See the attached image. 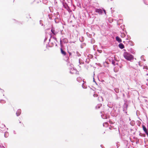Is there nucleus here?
<instances>
[{"label": "nucleus", "instance_id": "nucleus-7", "mask_svg": "<svg viewBox=\"0 0 148 148\" xmlns=\"http://www.w3.org/2000/svg\"><path fill=\"white\" fill-rule=\"evenodd\" d=\"M116 40L119 42H121V39L118 36H116Z\"/></svg>", "mask_w": 148, "mask_h": 148}, {"label": "nucleus", "instance_id": "nucleus-14", "mask_svg": "<svg viewBox=\"0 0 148 148\" xmlns=\"http://www.w3.org/2000/svg\"><path fill=\"white\" fill-rule=\"evenodd\" d=\"M103 11H104V12L105 13V14H106V10H103Z\"/></svg>", "mask_w": 148, "mask_h": 148}, {"label": "nucleus", "instance_id": "nucleus-10", "mask_svg": "<svg viewBox=\"0 0 148 148\" xmlns=\"http://www.w3.org/2000/svg\"><path fill=\"white\" fill-rule=\"evenodd\" d=\"M73 71H75V70L73 69H71V70L70 71V73H71L73 74L74 73V72Z\"/></svg>", "mask_w": 148, "mask_h": 148}, {"label": "nucleus", "instance_id": "nucleus-4", "mask_svg": "<svg viewBox=\"0 0 148 148\" xmlns=\"http://www.w3.org/2000/svg\"><path fill=\"white\" fill-rule=\"evenodd\" d=\"M21 113V109H18L17 110L16 112V114L17 116H19Z\"/></svg>", "mask_w": 148, "mask_h": 148}, {"label": "nucleus", "instance_id": "nucleus-6", "mask_svg": "<svg viewBox=\"0 0 148 148\" xmlns=\"http://www.w3.org/2000/svg\"><path fill=\"white\" fill-rule=\"evenodd\" d=\"M60 50L61 51V53L62 54L64 55V56H65L66 55V52L64 51L63 50V49H60Z\"/></svg>", "mask_w": 148, "mask_h": 148}, {"label": "nucleus", "instance_id": "nucleus-11", "mask_svg": "<svg viewBox=\"0 0 148 148\" xmlns=\"http://www.w3.org/2000/svg\"><path fill=\"white\" fill-rule=\"evenodd\" d=\"M116 67H115V68H114V71L115 72H117L118 71V70H116Z\"/></svg>", "mask_w": 148, "mask_h": 148}, {"label": "nucleus", "instance_id": "nucleus-2", "mask_svg": "<svg viewBox=\"0 0 148 148\" xmlns=\"http://www.w3.org/2000/svg\"><path fill=\"white\" fill-rule=\"evenodd\" d=\"M95 12L98 13L99 14H101L103 12V11L101 9H97L95 10Z\"/></svg>", "mask_w": 148, "mask_h": 148}, {"label": "nucleus", "instance_id": "nucleus-15", "mask_svg": "<svg viewBox=\"0 0 148 148\" xmlns=\"http://www.w3.org/2000/svg\"><path fill=\"white\" fill-rule=\"evenodd\" d=\"M69 54L70 55H71V53H70V52H69Z\"/></svg>", "mask_w": 148, "mask_h": 148}, {"label": "nucleus", "instance_id": "nucleus-8", "mask_svg": "<svg viewBox=\"0 0 148 148\" xmlns=\"http://www.w3.org/2000/svg\"><path fill=\"white\" fill-rule=\"evenodd\" d=\"M51 31L52 33L54 35H56L57 34V33L55 32L54 29L53 28L51 29Z\"/></svg>", "mask_w": 148, "mask_h": 148}, {"label": "nucleus", "instance_id": "nucleus-1", "mask_svg": "<svg viewBox=\"0 0 148 148\" xmlns=\"http://www.w3.org/2000/svg\"><path fill=\"white\" fill-rule=\"evenodd\" d=\"M123 56L125 58L128 60H133L134 57L133 56L127 52H125L123 54Z\"/></svg>", "mask_w": 148, "mask_h": 148}, {"label": "nucleus", "instance_id": "nucleus-9", "mask_svg": "<svg viewBox=\"0 0 148 148\" xmlns=\"http://www.w3.org/2000/svg\"><path fill=\"white\" fill-rule=\"evenodd\" d=\"M63 6H64L65 8L67 9L69 8V7L66 4H63Z\"/></svg>", "mask_w": 148, "mask_h": 148}, {"label": "nucleus", "instance_id": "nucleus-3", "mask_svg": "<svg viewBox=\"0 0 148 148\" xmlns=\"http://www.w3.org/2000/svg\"><path fill=\"white\" fill-rule=\"evenodd\" d=\"M142 127L143 130L145 133L148 136V133L147 132V130L146 127L144 125H143Z\"/></svg>", "mask_w": 148, "mask_h": 148}, {"label": "nucleus", "instance_id": "nucleus-5", "mask_svg": "<svg viewBox=\"0 0 148 148\" xmlns=\"http://www.w3.org/2000/svg\"><path fill=\"white\" fill-rule=\"evenodd\" d=\"M119 47L121 49H123L124 48V45L121 43L119 44Z\"/></svg>", "mask_w": 148, "mask_h": 148}, {"label": "nucleus", "instance_id": "nucleus-12", "mask_svg": "<svg viewBox=\"0 0 148 148\" xmlns=\"http://www.w3.org/2000/svg\"><path fill=\"white\" fill-rule=\"evenodd\" d=\"M122 36H123V37H124L125 36V34L124 33H122Z\"/></svg>", "mask_w": 148, "mask_h": 148}, {"label": "nucleus", "instance_id": "nucleus-13", "mask_svg": "<svg viewBox=\"0 0 148 148\" xmlns=\"http://www.w3.org/2000/svg\"><path fill=\"white\" fill-rule=\"evenodd\" d=\"M112 127H109V129H110V130H111L112 129Z\"/></svg>", "mask_w": 148, "mask_h": 148}]
</instances>
